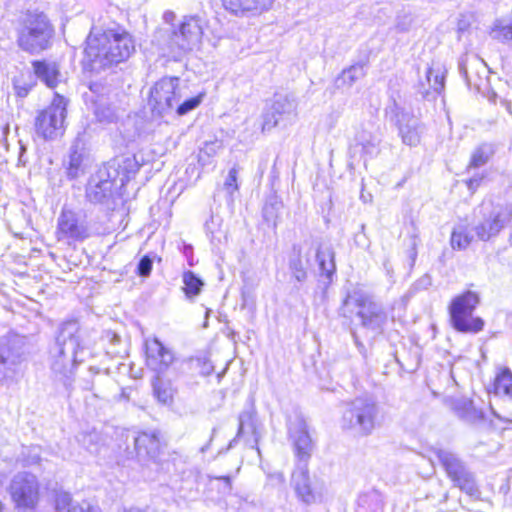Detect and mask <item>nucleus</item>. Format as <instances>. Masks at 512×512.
Masks as SVG:
<instances>
[{
  "label": "nucleus",
  "instance_id": "19",
  "mask_svg": "<svg viewBox=\"0 0 512 512\" xmlns=\"http://www.w3.org/2000/svg\"><path fill=\"white\" fill-rule=\"evenodd\" d=\"M396 118L402 142L411 147L417 146L423 132V126L419 120L404 112L398 113Z\"/></svg>",
  "mask_w": 512,
  "mask_h": 512
},
{
  "label": "nucleus",
  "instance_id": "48",
  "mask_svg": "<svg viewBox=\"0 0 512 512\" xmlns=\"http://www.w3.org/2000/svg\"><path fill=\"white\" fill-rule=\"evenodd\" d=\"M486 177V174L484 173H477L473 175L471 178L465 181L466 186L468 190L474 194L476 190L481 186L482 182L484 181Z\"/></svg>",
  "mask_w": 512,
  "mask_h": 512
},
{
  "label": "nucleus",
  "instance_id": "32",
  "mask_svg": "<svg viewBox=\"0 0 512 512\" xmlns=\"http://www.w3.org/2000/svg\"><path fill=\"white\" fill-rule=\"evenodd\" d=\"M363 74V66H348L335 78V86L337 88H348Z\"/></svg>",
  "mask_w": 512,
  "mask_h": 512
},
{
  "label": "nucleus",
  "instance_id": "27",
  "mask_svg": "<svg viewBox=\"0 0 512 512\" xmlns=\"http://www.w3.org/2000/svg\"><path fill=\"white\" fill-rule=\"evenodd\" d=\"M455 411L459 418L468 423H477L484 419V412L477 408L472 400L462 399L456 402Z\"/></svg>",
  "mask_w": 512,
  "mask_h": 512
},
{
  "label": "nucleus",
  "instance_id": "24",
  "mask_svg": "<svg viewBox=\"0 0 512 512\" xmlns=\"http://www.w3.org/2000/svg\"><path fill=\"white\" fill-rule=\"evenodd\" d=\"M385 499L383 494L371 489L358 496L356 512H384Z\"/></svg>",
  "mask_w": 512,
  "mask_h": 512
},
{
  "label": "nucleus",
  "instance_id": "55",
  "mask_svg": "<svg viewBox=\"0 0 512 512\" xmlns=\"http://www.w3.org/2000/svg\"><path fill=\"white\" fill-rule=\"evenodd\" d=\"M88 87L92 92H96V93L100 92V89H101V85L98 83H94V82H89Z\"/></svg>",
  "mask_w": 512,
  "mask_h": 512
},
{
  "label": "nucleus",
  "instance_id": "64",
  "mask_svg": "<svg viewBox=\"0 0 512 512\" xmlns=\"http://www.w3.org/2000/svg\"><path fill=\"white\" fill-rule=\"evenodd\" d=\"M171 17H174V15H165L166 20L171 19Z\"/></svg>",
  "mask_w": 512,
  "mask_h": 512
},
{
  "label": "nucleus",
  "instance_id": "62",
  "mask_svg": "<svg viewBox=\"0 0 512 512\" xmlns=\"http://www.w3.org/2000/svg\"><path fill=\"white\" fill-rule=\"evenodd\" d=\"M384 267H385V269H386V271H387V273H388V274H390V273L392 272L391 267H390V265H389V263H388V262H385V263H384Z\"/></svg>",
  "mask_w": 512,
  "mask_h": 512
},
{
  "label": "nucleus",
  "instance_id": "37",
  "mask_svg": "<svg viewBox=\"0 0 512 512\" xmlns=\"http://www.w3.org/2000/svg\"><path fill=\"white\" fill-rule=\"evenodd\" d=\"M355 141L362 146L363 151L367 154L375 153L379 144L377 137L364 129L356 134Z\"/></svg>",
  "mask_w": 512,
  "mask_h": 512
},
{
  "label": "nucleus",
  "instance_id": "3",
  "mask_svg": "<svg viewBox=\"0 0 512 512\" xmlns=\"http://www.w3.org/2000/svg\"><path fill=\"white\" fill-rule=\"evenodd\" d=\"M17 46L31 55H38L49 49L53 43L55 30L43 13H27L16 26Z\"/></svg>",
  "mask_w": 512,
  "mask_h": 512
},
{
  "label": "nucleus",
  "instance_id": "10",
  "mask_svg": "<svg viewBox=\"0 0 512 512\" xmlns=\"http://www.w3.org/2000/svg\"><path fill=\"white\" fill-rule=\"evenodd\" d=\"M184 97L178 77H163L150 89L148 105L153 117L162 118L171 113Z\"/></svg>",
  "mask_w": 512,
  "mask_h": 512
},
{
  "label": "nucleus",
  "instance_id": "15",
  "mask_svg": "<svg viewBox=\"0 0 512 512\" xmlns=\"http://www.w3.org/2000/svg\"><path fill=\"white\" fill-rule=\"evenodd\" d=\"M114 177L107 167L100 168L91 176L86 187V197L91 203H104L111 196L114 188Z\"/></svg>",
  "mask_w": 512,
  "mask_h": 512
},
{
  "label": "nucleus",
  "instance_id": "22",
  "mask_svg": "<svg viewBox=\"0 0 512 512\" xmlns=\"http://www.w3.org/2000/svg\"><path fill=\"white\" fill-rule=\"evenodd\" d=\"M86 134V129L83 132H79L71 146L67 167V174L70 178H77L84 172L82 150L86 144Z\"/></svg>",
  "mask_w": 512,
  "mask_h": 512
},
{
  "label": "nucleus",
  "instance_id": "45",
  "mask_svg": "<svg viewBox=\"0 0 512 512\" xmlns=\"http://www.w3.org/2000/svg\"><path fill=\"white\" fill-rule=\"evenodd\" d=\"M76 503L72 502L71 495L67 492H60L56 495L55 499V509L57 511H63L71 507V505H75Z\"/></svg>",
  "mask_w": 512,
  "mask_h": 512
},
{
  "label": "nucleus",
  "instance_id": "60",
  "mask_svg": "<svg viewBox=\"0 0 512 512\" xmlns=\"http://www.w3.org/2000/svg\"><path fill=\"white\" fill-rule=\"evenodd\" d=\"M121 398L125 399V400L129 399V394L127 393L126 389H122V391H121Z\"/></svg>",
  "mask_w": 512,
  "mask_h": 512
},
{
  "label": "nucleus",
  "instance_id": "54",
  "mask_svg": "<svg viewBox=\"0 0 512 512\" xmlns=\"http://www.w3.org/2000/svg\"><path fill=\"white\" fill-rule=\"evenodd\" d=\"M20 143V153H19V157H18V162L22 165H25L27 160L24 158L25 156V153H26V147L21 143V141H19Z\"/></svg>",
  "mask_w": 512,
  "mask_h": 512
},
{
  "label": "nucleus",
  "instance_id": "49",
  "mask_svg": "<svg viewBox=\"0 0 512 512\" xmlns=\"http://www.w3.org/2000/svg\"><path fill=\"white\" fill-rule=\"evenodd\" d=\"M68 512H99V508L93 506L89 501L84 500L81 503L71 505Z\"/></svg>",
  "mask_w": 512,
  "mask_h": 512
},
{
  "label": "nucleus",
  "instance_id": "23",
  "mask_svg": "<svg viewBox=\"0 0 512 512\" xmlns=\"http://www.w3.org/2000/svg\"><path fill=\"white\" fill-rule=\"evenodd\" d=\"M160 444L156 432H142L134 440L135 450L140 459L155 458L159 453Z\"/></svg>",
  "mask_w": 512,
  "mask_h": 512
},
{
  "label": "nucleus",
  "instance_id": "58",
  "mask_svg": "<svg viewBox=\"0 0 512 512\" xmlns=\"http://www.w3.org/2000/svg\"><path fill=\"white\" fill-rule=\"evenodd\" d=\"M123 512H147V510L141 509L138 507H130V508L124 509Z\"/></svg>",
  "mask_w": 512,
  "mask_h": 512
},
{
  "label": "nucleus",
  "instance_id": "11",
  "mask_svg": "<svg viewBox=\"0 0 512 512\" xmlns=\"http://www.w3.org/2000/svg\"><path fill=\"white\" fill-rule=\"evenodd\" d=\"M437 458L456 486L469 495H474L477 492L473 475L466 469L457 455L451 451L439 449Z\"/></svg>",
  "mask_w": 512,
  "mask_h": 512
},
{
  "label": "nucleus",
  "instance_id": "44",
  "mask_svg": "<svg viewBox=\"0 0 512 512\" xmlns=\"http://www.w3.org/2000/svg\"><path fill=\"white\" fill-rule=\"evenodd\" d=\"M103 337L110 344V348L107 353L112 356H120L121 350L117 348V345L121 342L120 336L112 331H106Z\"/></svg>",
  "mask_w": 512,
  "mask_h": 512
},
{
  "label": "nucleus",
  "instance_id": "43",
  "mask_svg": "<svg viewBox=\"0 0 512 512\" xmlns=\"http://www.w3.org/2000/svg\"><path fill=\"white\" fill-rule=\"evenodd\" d=\"M239 169L238 167H232L224 182V189L227 193L232 196L235 191L238 190L237 177H238Z\"/></svg>",
  "mask_w": 512,
  "mask_h": 512
},
{
  "label": "nucleus",
  "instance_id": "7",
  "mask_svg": "<svg viewBox=\"0 0 512 512\" xmlns=\"http://www.w3.org/2000/svg\"><path fill=\"white\" fill-rule=\"evenodd\" d=\"M204 20L199 16L185 17L179 31H173L164 53L167 61H183L188 52L198 48L203 36Z\"/></svg>",
  "mask_w": 512,
  "mask_h": 512
},
{
  "label": "nucleus",
  "instance_id": "30",
  "mask_svg": "<svg viewBox=\"0 0 512 512\" xmlns=\"http://www.w3.org/2000/svg\"><path fill=\"white\" fill-rule=\"evenodd\" d=\"M494 154L491 144L482 143L474 149L471 154L470 162L467 166L469 171L472 168H479L486 165Z\"/></svg>",
  "mask_w": 512,
  "mask_h": 512
},
{
  "label": "nucleus",
  "instance_id": "56",
  "mask_svg": "<svg viewBox=\"0 0 512 512\" xmlns=\"http://www.w3.org/2000/svg\"><path fill=\"white\" fill-rule=\"evenodd\" d=\"M82 387L85 390L92 391L94 389V381H85Z\"/></svg>",
  "mask_w": 512,
  "mask_h": 512
},
{
  "label": "nucleus",
  "instance_id": "18",
  "mask_svg": "<svg viewBox=\"0 0 512 512\" xmlns=\"http://www.w3.org/2000/svg\"><path fill=\"white\" fill-rule=\"evenodd\" d=\"M238 421L239 425L236 438L251 437L247 438L246 442L249 443L252 448H256L258 454L260 455L258 442L261 437V431L256 418L255 410L252 407L243 410L239 414Z\"/></svg>",
  "mask_w": 512,
  "mask_h": 512
},
{
  "label": "nucleus",
  "instance_id": "13",
  "mask_svg": "<svg viewBox=\"0 0 512 512\" xmlns=\"http://www.w3.org/2000/svg\"><path fill=\"white\" fill-rule=\"evenodd\" d=\"M57 236L59 240L83 241L88 238L90 232L85 214L81 211L63 208L58 217Z\"/></svg>",
  "mask_w": 512,
  "mask_h": 512
},
{
  "label": "nucleus",
  "instance_id": "57",
  "mask_svg": "<svg viewBox=\"0 0 512 512\" xmlns=\"http://www.w3.org/2000/svg\"><path fill=\"white\" fill-rule=\"evenodd\" d=\"M94 66H84L83 75L84 77H88L92 74Z\"/></svg>",
  "mask_w": 512,
  "mask_h": 512
},
{
  "label": "nucleus",
  "instance_id": "35",
  "mask_svg": "<svg viewBox=\"0 0 512 512\" xmlns=\"http://www.w3.org/2000/svg\"><path fill=\"white\" fill-rule=\"evenodd\" d=\"M153 392L159 402L168 404L173 399V389L168 381L156 376L153 383Z\"/></svg>",
  "mask_w": 512,
  "mask_h": 512
},
{
  "label": "nucleus",
  "instance_id": "41",
  "mask_svg": "<svg viewBox=\"0 0 512 512\" xmlns=\"http://www.w3.org/2000/svg\"><path fill=\"white\" fill-rule=\"evenodd\" d=\"M490 35L492 38L507 41L512 39V24L505 23L501 20L495 22Z\"/></svg>",
  "mask_w": 512,
  "mask_h": 512
},
{
  "label": "nucleus",
  "instance_id": "12",
  "mask_svg": "<svg viewBox=\"0 0 512 512\" xmlns=\"http://www.w3.org/2000/svg\"><path fill=\"white\" fill-rule=\"evenodd\" d=\"M9 491L18 508L32 509L38 502L39 484L36 476L18 473L10 483Z\"/></svg>",
  "mask_w": 512,
  "mask_h": 512
},
{
  "label": "nucleus",
  "instance_id": "38",
  "mask_svg": "<svg viewBox=\"0 0 512 512\" xmlns=\"http://www.w3.org/2000/svg\"><path fill=\"white\" fill-rule=\"evenodd\" d=\"M473 235H471L467 227L458 226L454 228L451 235V245L453 248L466 249L472 242Z\"/></svg>",
  "mask_w": 512,
  "mask_h": 512
},
{
  "label": "nucleus",
  "instance_id": "20",
  "mask_svg": "<svg viewBox=\"0 0 512 512\" xmlns=\"http://www.w3.org/2000/svg\"><path fill=\"white\" fill-rule=\"evenodd\" d=\"M310 251L305 252L301 244H294L288 257V267L292 277L297 282L307 279Z\"/></svg>",
  "mask_w": 512,
  "mask_h": 512
},
{
  "label": "nucleus",
  "instance_id": "31",
  "mask_svg": "<svg viewBox=\"0 0 512 512\" xmlns=\"http://www.w3.org/2000/svg\"><path fill=\"white\" fill-rule=\"evenodd\" d=\"M494 393L512 398V372L508 368L501 370L494 380Z\"/></svg>",
  "mask_w": 512,
  "mask_h": 512
},
{
  "label": "nucleus",
  "instance_id": "28",
  "mask_svg": "<svg viewBox=\"0 0 512 512\" xmlns=\"http://www.w3.org/2000/svg\"><path fill=\"white\" fill-rule=\"evenodd\" d=\"M334 257L335 252L332 247H318L316 251V259L321 275L325 276L329 281H331L336 270Z\"/></svg>",
  "mask_w": 512,
  "mask_h": 512
},
{
  "label": "nucleus",
  "instance_id": "8",
  "mask_svg": "<svg viewBox=\"0 0 512 512\" xmlns=\"http://www.w3.org/2000/svg\"><path fill=\"white\" fill-rule=\"evenodd\" d=\"M479 303V294L471 290L454 297L448 308L452 327L462 333L476 334L482 331L484 320L473 316Z\"/></svg>",
  "mask_w": 512,
  "mask_h": 512
},
{
  "label": "nucleus",
  "instance_id": "51",
  "mask_svg": "<svg viewBox=\"0 0 512 512\" xmlns=\"http://www.w3.org/2000/svg\"><path fill=\"white\" fill-rule=\"evenodd\" d=\"M221 147L222 145L218 141L205 143L204 147L201 150V153L206 154L207 156H213L217 154Z\"/></svg>",
  "mask_w": 512,
  "mask_h": 512
},
{
  "label": "nucleus",
  "instance_id": "9",
  "mask_svg": "<svg viewBox=\"0 0 512 512\" xmlns=\"http://www.w3.org/2000/svg\"><path fill=\"white\" fill-rule=\"evenodd\" d=\"M68 100L55 93L50 105L38 112L34 129L38 137L53 141L62 137L66 130Z\"/></svg>",
  "mask_w": 512,
  "mask_h": 512
},
{
  "label": "nucleus",
  "instance_id": "53",
  "mask_svg": "<svg viewBox=\"0 0 512 512\" xmlns=\"http://www.w3.org/2000/svg\"><path fill=\"white\" fill-rule=\"evenodd\" d=\"M38 448H32V451L34 452L33 455L31 456V458L29 460H27V464L29 465H32V464H37L39 463L40 461V456H39V453H38Z\"/></svg>",
  "mask_w": 512,
  "mask_h": 512
},
{
  "label": "nucleus",
  "instance_id": "42",
  "mask_svg": "<svg viewBox=\"0 0 512 512\" xmlns=\"http://www.w3.org/2000/svg\"><path fill=\"white\" fill-rule=\"evenodd\" d=\"M203 100V94H198L194 97L187 98L183 100V102H179L175 106V111L177 115L184 116L191 112L192 110L196 109Z\"/></svg>",
  "mask_w": 512,
  "mask_h": 512
},
{
  "label": "nucleus",
  "instance_id": "2",
  "mask_svg": "<svg viewBox=\"0 0 512 512\" xmlns=\"http://www.w3.org/2000/svg\"><path fill=\"white\" fill-rule=\"evenodd\" d=\"M133 51V41L125 30L101 31L92 28L86 39L84 64L103 61H107V64H121L129 59Z\"/></svg>",
  "mask_w": 512,
  "mask_h": 512
},
{
  "label": "nucleus",
  "instance_id": "29",
  "mask_svg": "<svg viewBox=\"0 0 512 512\" xmlns=\"http://www.w3.org/2000/svg\"><path fill=\"white\" fill-rule=\"evenodd\" d=\"M34 74L48 87L54 88L59 83L66 80V76L62 74L57 66H33Z\"/></svg>",
  "mask_w": 512,
  "mask_h": 512
},
{
  "label": "nucleus",
  "instance_id": "6",
  "mask_svg": "<svg viewBox=\"0 0 512 512\" xmlns=\"http://www.w3.org/2000/svg\"><path fill=\"white\" fill-rule=\"evenodd\" d=\"M473 231L481 241H489L512 223V203L501 205L483 201L476 209Z\"/></svg>",
  "mask_w": 512,
  "mask_h": 512
},
{
  "label": "nucleus",
  "instance_id": "47",
  "mask_svg": "<svg viewBox=\"0 0 512 512\" xmlns=\"http://www.w3.org/2000/svg\"><path fill=\"white\" fill-rule=\"evenodd\" d=\"M152 265H153V260L145 255L144 257H142L138 263V266H137V271H138V274L142 277H147L150 275L151 273V270H152Z\"/></svg>",
  "mask_w": 512,
  "mask_h": 512
},
{
  "label": "nucleus",
  "instance_id": "46",
  "mask_svg": "<svg viewBox=\"0 0 512 512\" xmlns=\"http://www.w3.org/2000/svg\"><path fill=\"white\" fill-rule=\"evenodd\" d=\"M95 115L100 122H113L116 118L114 111L110 107L98 106L95 110Z\"/></svg>",
  "mask_w": 512,
  "mask_h": 512
},
{
  "label": "nucleus",
  "instance_id": "21",
  "mask_svg": "<svg viewBox=\"0 0 512 512\" xmlns=\"http://www.w3.org/2000/svg\"><path fill=\"white\" fill-rule=\"evenodd\" d=\"M292 483L297 496L306 504L315 502V494L311 488L307 463H299L292 474Z\"/></svg>",
  "mask_w": 512,
  "mask_h": 512
},
{
  "label": "nucleus",
  "instance_id": "5",
  "mask_svg": "<svg viewBox=\"0 0 512 512\" xmlns=\"http://www.w3.org/2000/svg\"><path fill=\"white\" fill-rule=\"evenodd\" d=\"M382 410L371 396H359L346 404L341 425L360 436H369L380 426Z\"/></svg>",
  "mask_w": 512,
  "mask_h": 512
},
{
  "label": "nucleus",
  "instance_id": "50",
  "mask_svg": "<svg viewBox=\"0 0 512 512\" xmlns=\"http://www.w3.org/2000/svg\"><path fill=\"white\" fill-rule=\"evenodd\" d=\"M280 118L277 115H264V120L262 124L263 131H269L275 126L278 125Z\"/></svg>",
  "mask_w": 512,
  "mask_h": 512
},
{
  "label": "nucleus",
  "instance_id": "52",
  "mask_svg": "<svg viewBox=\"0 0 512 512\" xmlns=\"http://www.w3.org/2000/svg\"><path fill=\"white\" fill-rule=\"evenodd\" d=\"M469 26H470L469 18L465 15H461L458 20V24H457L458 32L459 33L465 32L469 28Z\"/></svg>",
  "mask_w": 512,
  "mask_h": 512
},
{
  "label": "nucleus",
  "instance_id": "59",
  "mask_svg": "<svg viewBox=\"0 0 512 512\" xmlns=\"http://www.w3.org/2000/svg\"><path fill=\"white\" fill-rule=\"evenodd\" d=\"M99 372H100V370H99L98 368H96V367L91 366V367L89 368V373H90V374H91V376H93V377H94V376H96V375H98V374H99Z\"/></svg>",
  "mask_w": 512,
  "mask_h": 512
},
{
  "label": "nucleus",
  "instance_id": "14",
  "mask_svg": "<svg viewBox=\"0 0 512 512\" xmlns=\"http://www.w3.org/2000/svg\"><path fill=\"white\" fill-rule=\"evenodd\" d=\"M289 438L292 441L299 463H307L314 444L304 419L296 418L289 424Z\"/></svg>",
  "mask_w": 512,
  "mask_h": 512
},
{
  "label": "nucleus",
  "instance_id": "1",
  "mask_svg": "<svg viewBox=\"0 0 512 512\" xmlns=\"http://www.w3.org/2000/svg\"><path fill=\"white\" fill-rule=\"evenodd\" d=\"M92 341L88 330L81 328L76 320L66 321L59 327L56 341L51 349V369L59 375L68 394L73 390V371L84 356Z\"/></svg>",
  "mask_w": 512,
  "mask_h": 512
},
{
  "label": "nucleus",
  "instance_id": "17",
  "mask_svg": "<svg viewBox=\"0 0 512 512\" xmlns=\"http://www.w3.org/2000/svg\"><path fill=\"white\" fill-rule=\"evenodd\" d=\"M174 355L157 338L146 342V362L157 373L164 372L173 362Z\"/></svg>",
  "mask_w": 512,
  "mask_h": 512
},
{
  "label": "nucleus",
  "instance_id": "25",
  "mask_svg": "<svg viewBox=\"0 0 512 512\" xmlns=\"http://www.w3.org/2000/svg\"><path fill=\"white\" fill-rule=\"evenodd\" d=\"M225 9L234 14L262 12L267 10L274 0H222Z\"/></svg>",
  "mask_w": 512,
  "mask_h": 512
},
{
  "label": "nucleus",
  "instance_id": "34",
  "mask_svg": "<svg viewBox=\"0 0 512 512\" xmlns=\"http://www.w3.org/2000/svg\"><path fill=\"white\" fill-rule=\"evenodd\" d=\"M297 109V101L293 95L280 96L276 98L273 110L280 119L284 116L294 115Z\"/></svg>",
  "mask_w": 512,
  "mask_h": 512
},
{
  "label": "nucleus",
  "instance_id": "63",
  "mask_svg": "<svg viewBox=\"0 0 512 512\" xmlns=\"http://www.w3.org/2000/svg\"><path fill=\"white\" fill-rule=\"evenodd\" d=\"M32 64L38 65V64H44V63L41 61H34V62H32Z\"/></svg>",
  "mask_w": 512,
  "mask_h": 512
},
{
  "label": "nucleus",
  "instance_id": "36",
  "mask_svg": "<svg viewBox=\"0 0 512 512\" xmlns=\"http://www.w3.org/2000/svg\"><path fill=\"white\" fill-rule=\"evenodd\" d=\"M184 291L187 297L198 295L204 285L203 281L192 271H186L183 274Z\"/></svg>",
  "mask_w": 512,
  "mask_h": 512
},
{
  "label": "nucleus",
  "instance_id": "16",
  "mask_svg": "<svg viewBox=\"0 0 512 512\" xmlns=\"http://www.w3.org/2000/svg\"><path fill=\"white\" fill-rule=\"evenodd\" d=\"M20 343L21 339L16 336L0 339V383L9 376V372L20 361Z\"/></svg>",
  "mask_w": 512,
  "mask_h": 512
},
{
  "label": "nucleus",
  "instance_id": "33",
  "mask_svg": "<svg viewBox=\"0 0 512 512\" xmlns=\"http://www.w3.org/2000/svg\"><path fill=\"white\" fill-rule=\"evenodd\" d=\"M425 74L428 85L435 92L440 93L444 89L445 66H429Z\"/></svg>",
  "mask_w": 512,
  "mask_h": 512
},
{
  "label": "nucleus",
  "instance_id": "39",
  "mask_svg": "<svg viewBox=\"0 0 512 512\" xmlns=\"http://www.w3.org/2000/svg\"><path fill=\"white\" fill-rule=\"evenodd\" d=\"M77 442L89 452L97 451L100 435L96 430L82 431L76 436Z\"/></svg>",
  "mask_w": 512,
  "mask_h": 512
},
{
  "label": "nucleus",
  "instance_id": "40",
  "mask_svg": "<svg viewBox=\"0 0 512 512\" xmlns=\"http://www.w3.org/2000/svg\"><path fill=\"white\" fill-rule=\"evenodd\" d=\"M33 86L34 80L30 72H28L27 75L21 73L19 76L13 78L14 91L19 97H26Z\"/></svg>",
  "mask_w": 512,
  "mask_h": 512
},
{
  "label": "nucleus",
  "instance_id": "4",
  "mask_svg": "<svg viewBox=\"0 0 512 512\" xmlns=\"http://www.w3.org/2000/svg\"><path fill=\"white\" fill-rule=\"evenodd\" d=\"M341 311L344 317H351L355 313L360 319L361 326L376 335L384 331L388 322L384 306L361 290L353 291L346 296Z\"/></svg>",
  "mask_w": 512,
  "mask_h": 512
},
{
  "label": "nucleus",
  "instance_id": "61",
  "mask_svg": "<svg viewBox=\"0 0 512 512\" xmlns=\"http://www.w3.org/2000/svg\"><path fill=\"white\" fill-rule=\"evenodd\" d=\"M221 479H223L227 483L229 488L231 487L230 477L229 476L221 477Z\"/></svg>",
  "mask_w": 512,
  "mask_h": 512
},
{
  "label": "nucleus",
  "instance_id": "26",
  "mask_svg": "<svg viewBox=\"0 0 512 512\" xmlns=\"http://www.w3.org/2000/svg\"><path fill=\"white\" fill-rule=\"evenodd\" d=\"M459 73L468 85L480 88L489 83L490 74L493 71L490 66H459Z\"/></svg>",
  "mask_w": 512,
  "mask_h": 512
}]
</instances>
